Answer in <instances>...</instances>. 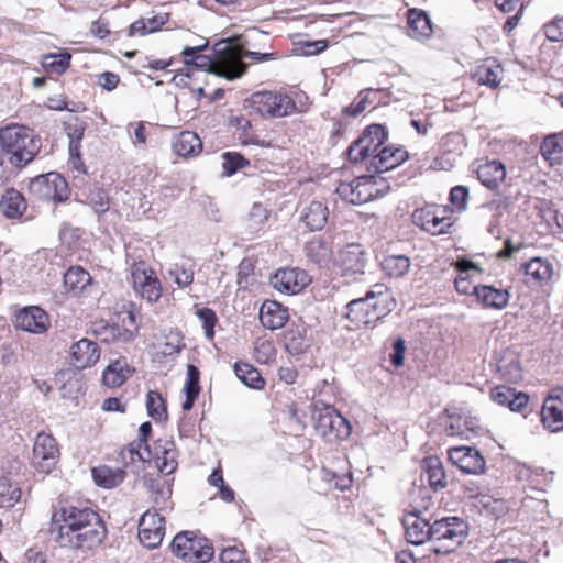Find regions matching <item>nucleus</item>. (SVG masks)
Segmentation results:
<instances>
[{
    "mask_svg": "<svg viewBox=\"0 0 563 563\" xmlns=\"http://www.w3.org/2000/svg\"><path fill=\"white\" fill-rule=\"evenodd\" d=\"M369 310L374 314L373 324L380 320L383 317L388 314L395 308V300L389 292L387 286L384 284H375L371 290H368Z\"/></svg>",
    "mask_w": 563,
    "mask_h": 563,
    "instance_id": "obj_25",
    "label": "nucleus"
},
{
    "mask_svg": "<svg viewBox=\"0 0 563 563\" xmlns=\"http://www.w3.org/2000/svg\"><path fill=\"white\" fill-rule=\"evenodd\" d=\"M220 563H249L244 552L236 547L224 548L219 555Z\"/></svg>",
    "mask_w": 563,
    "mask_h": 563,
    "instance_id": "obj_63",
    "label": "nucleus"
},
{
    "mask_svg": "<svg viewBox=\"0 0 563 563\" xmlns=\"http://www.w3.org/2000/svg\"><path fill=\"white\" fill-rule=\"evenodd\" d=\"M541 421L551 432L563 430V391H553L542 406Z\"/></svg>",
    "mask_w": 563,
    "mask_h": 563,
    "instance_id": "obj_23",
    "label": "nucleus"
},
{
    "mask_svg": "<svg viewBox=\"0 0 563 563\" xmlns=\"http://www.w3.org/2000/svg\"><path fill=\"white\" fill-rule=\"evenodd\" d=\"M388 137L387 128L384 124H369L356 141H386Z\"/></svg>",
    "mask_w": 563,
    "mask_h": 563,
    "instance_id": "obj_61",
    "label": "nucleus"
},
{
    "mask_svg": "<svg viewBox=\"0 0 563 563\" xmlns=\"http://www.w3.org/2000/svg\"><path fill=\"white\" fill-rule=\"evenodd\" d=\"M468 525L459 517H446L432 523L431 540L442 542L441 549L435 552L450 553L463 543L467 536Z\"/></svg>",
    "mask_w": 563,
    "mask_h": 563,
    "instance_id": "obj_7",
    "label": "nucleus"
},
{
    "mask_svg": "<svg viewBox=\"0 0 563 563\" xmlns=\"http://www.w3.org/2000/svg\"><path fill=\"white\" fill-rule=\"evenodd\" d=\"M245 107L263 118H283L296 111V103L291 97L271 90L253 92L245 99Z\"/></svg>",
    "mask_w": 563,
    "mask_h": 563,
    "instance_id": "obj_4",
    "label": "nucleus"
},
{
    "mask_svg": "<svg viewBox=\"0 0 563 563\" xmlns=\"http://www.w3.org/2000/svg\"><path fill=\"white\" fill-rule=\"evenodd\" d=\"M71 358L77 368H87L99 361L100 350L93 341L81 339L71 345Z\"/></svg>",
    "mask_w": 563,
    "mask_h": 563,
    "instance_id": "obj_28",
    "label": "nucleus"
},
{
    "mask_svg": "<svg viewBox=\"0 0 563 563\" xmlns=\"http://www.w3.org/2000/svg\"><path fill=\"white\" fill-rule=\"evenodd\" d=\"M131 277L134 290L148 302L157 301L162 296V286L155 272L147 269L144 263L133 264Z\"/></svg>",
    "mask_w": 563,
    "mask_h": 563,
    "instance_id": "obj_14",
    "label": "nucleus"
},
{
    "mask_svg": "<svg viewBox=\"0 0 563 563\" xmlns=\"http://www.w3.org/2000/svg\"><path fill=\"white\" fill-rule=\"evenodd\" d=\"M197 317L202 323L206 336L212 339L214 335V325L217 322V316L213 310L209 308H201L197 311Z\"/></svg>",
    "mask_w": 563,
    "mask_h": 563,
    "instance_id": "obj_62",
    "label": "nucleus"
},
{
    "mask_svg": "<svg viewBox=\"0 0 563 563\" xmlns=\"http://www.w3.org/2000/svg\"><path fill=\"white\" fill-rule=\"evenodd\" d=\"M407 33L415 40H427L432 36V23L426 11L418 8L408 9Z\"/></svg>",
    "mask_w": 563,
    "mask_h": 563,
    "instance_id": "obj_27",
    "label": "nucleus"
},
{
    "mask_svg": "<svg viewBox=\"0 0 563 563\" xmlns=\"http://www.w3.org/2000/svg\"><path fill=\"white\" fill-rule=\"evenodd\" d=\"M366 262V253L360 244H350L339 254L341 274L353 280L365 273Z\"/></svg>",
    "mask_w": 563,
    "mask_h": 563,
    "instance_id": "obj_20",
    "label": "nucleus"
},
{
    "mask_svg": "<svg viewBox=\"0 0 563 563\" xmlns=\"http://www.w3.org/2000/svg\"><path fill=\"white\" fill-rule=\"evenodd\" d=\"M92 476L98 486L113 488L124 481L125 472L121 468L99 466L92 470Z\"/></svg>",
    "mask_w": 563,
    "mask_h": 563,
    "instance_id": "obj_43",
    "label": "nucleus"
},
{
    "mask_svg": "<svg viewBox=\"0 0 563 563\" xmlns=\"http://www.w3.org/2000/svg\"><path fill=\"white\" fill-rule=\"evenodd\" d=\"M284 345L291 355L303 354L310 346L306 327L303 324L289 327L284 334Z\"/></svg>",
    "mask_w": 563,
    "mask_h": 563,
    "instance_id": "obj_35",
    "label": "nucleus"
},
{
    "mask_svg": "<svg viewBox=\"0 0 563 563\" xmlns=\"http://www.w3.org/2000/svg\"><path fill=\"white\" fill-rule=\"evenodd\" d=\"M20 145L21 143H0V185L9 179V173L4 167L5 161L13 166H24L34 158V150Z\"/></svg>",
    "mask_w": 563,
    "mask_h": 563,
    "instance_id": "obj_21",
    "label": "nucleus"
},
{
    "mask_svg": "<svg viewBox=\"0 0 563 563\" xmlns=\"http://www.w3.org/2000/svg\"><path fill=\"white\" fill-rule=\"evenodd\" d=\"M289 318L287 308L274 300L265 301L260 309V321L269 330L283 328Z\"/></svg>",
    "mask_w": 563,
    "mask_h": 563,
    "instance_id": "obj_29",
    "label": "nucleus"
},
{
    "mask_svg": "<svg viewBox=\"0 0 563 563\" xmlns=\"http://www.w3.org/2000/svg\"><path fill=\"white\" fill-rule=\"evenodd\" d=\"M205 46L186 47L183 51L185 69L180 70L174 76L177 86L188 87L192 92L198 96H205V89L201 82H205L207 77L214 71L213 58L203 55L201 52Z\"/></svg>",
    "mask_w": 563,
    "mask_h": 563,
    "instance_id": "obj_2",
    "label": "nucleus"
},
{
    "mask_svg": "<svg viewBox=\"0 0 563 563\" xmlns=\"http://www.w3.org/2000/svg\"><path fill=\"white\" fill-rule=\"evenodd\" d=\"M446 209L429 205L415 210L412 222L432 235L445 234L453 225L452 217L446 216Z\"/></svg>",
    "mask_w": 563,
    "mask_h": 563,
    "instance_id": "obj_10",
    "label": "nucleus"
},
{
    "mask_svg": "<svg viewBox=\"0 0 563 563\" xmlns=\"http://www.w3.org/2000/svg\"><path fill=\"white\" fill-rule=\"evenodd\" d=\"M92 332L104 343H129L139 332L135 314L130 309L117 312L110 322L100 320L93 323Z\"/></svg>",
    "mask_w": 563,
    "mask_h": 563,
    "instance_id": "obj_3",
    "label": "nucleus"
},
{
    "mask_svg": "<svg viewBox=\"0 0 563 563\" xmlns=\"http://www.w3.org/2000/svg\"><path fill=\"white\" fill-rule=\"evenodd\" d=\"M349 159L353 163H361L363 161H369L372 156V150L367 143H351L347 148Z\"/></svg>",
    "mask_w": 563,
    "mask_h": 563,
    "instance_id": "obj_60",
    "label": "nucleus"
},
{
    "mask_svg": "<svg viewBox=\"0 0 563 563\" xmlns=\"http://www.w3.org/2000/svg\"><path fill=\"white\" fill-rule=\"evenodd\" d=\"M129 129L133 130V134L137 141H145L147 137H162L163 132L167 131L166 126L143 121L130 123Z\"/></svg>",
    "mask_w": 563,
    "mask_h": 563,
    "instance_id": "obj_49",
    "label": "nucleus"
},
{
    "mask_svg": "<svg viewBox=\"0 0 563 563\" xmlns=\"http://www.w3.org/2000/svg\"><path fill=\"white\" fill-rule=\"evenodd\" d=\"M228 130L239 141H255L251 121L244 115L231 117L228 121Z\"/></svg>",
    "mask_w": 563,
    "mask_h": 563,
    "instance_id": "obj_48",
    "label": "nucleus"
},
{
    "mask_svg": "<svg viewBox=\"0 0 563 563\" xmlns=\"http://www.w3.org/2000/svg\"><path fill=\"white\" fill-rule=\"evenodd\" d=\"M119 461L125 466L134 465L135 463H140L143 466L152 461L151 448L148 445L142 448V442H131L120 452Z\"/></svg>",
    "mask_w": 563,
    "mask_h": 563,
    "instance_id": "obj_40",
    "label": "nucleus"
},
{
    "mask_svg": "<svg viewBox=\"0 0 563 563\" xmlns=\"http://www.w3.org/2000/svg\"><path fill=\"white\" fill-rule=\"evenodd\" d=\"M21 498V489L13 486L7 478H0V508H11Z\"/></svg>",
    "mask_w": 563,
    "mask_h": 563,
    "instance_id": "obj_56",
    "label": "nucleus"
},
{
    "mask_svg": "<svg viewBox=\"0 0 563 563\" xmlns=\"http://www.w3.org/2000/svg\"><path fill=\"white\" fill-rule=\"evenodd\" d=\"M134 369L129 366L125 360H115L103 371L102 380L107 387L117 388L133 374Z\"/></svg>",
    "mask_w": 563,
    "mask_h": 563,
    "instance_id": "obj_38",
    "label": "nucleus"
},
{
    "mask_svg": "<svg viewBox=\"0 0 563 563\" xmlns=\"http://www.w3.org/2000/svg\"><path fill=\"white\" fill-rule=\"evenodd\" d=\"M368 291L365 297L350 301L346 306L345 317L356 327L373 324V312L369 310Z\"/></svg>",
    "mask_w": 563,
    "mask_h": 563,
    "instance_id": "obj_31",
    "label": "nucleus"
},
{
    "mask_svg": "<svg viewBox=\"0 0 563 563\" xmlns=\"http://www.w3.org/2000/svg\"><path fill=\"white\" fill-rule=\"evenodd\" d=\"M307 256L318 264L327 262L331 256V249L321 238H313L306 244Z\"/></svg>",
    "mask_w": 563,
    "mask_h": 563,
    "instance_id": "obj_51",
    "label": "nucleus"
},
{
    "mask_svg": "<svg viewBox=\"0 0 563 563\" xmlns=\"http://www.w3.org/2000/svg\"><path fill=\"white\" fill-rule=\"evenodd\" d=\"M328 217V207L321 201H312L305 209L301 218L311 231H316L325 225Z\"/></svg>",
    "mask_w": 563,
    "mask_h": 563,
    "instance_id": "obj_42",
    "label": "nucleus"
},
{
    "mask_svg": "<svg viewBox=\"0 0 563 563\" xmlns=\"http://www.w3.org/2000/svg\"><path fill=\"white\" fill-rule=\"evenodd\" d=\"M71 54L67 51L48 53L42 56L41 66L48 75H63L70 67Z\"/></svg>",
    "mask_w": 563,
    "mask_h": 563,
    "instance_id": "obj_41",
    "label": "nucleus"
},
{
    "mask_svg": "<svg viewBox=\"0 0 563 563\" xmlns=\"http://www.w3.org/2000/svg\"><path fill=\"white\" fill-rule=\"evenodd\" d=\"M1 208L7 218L14 219L25 211V199L19 191L8 190L1 199Z\"/></svg>",
    "mask_w": 563,
    "mask_h": 563,
    "instance_id": "obj_45",
    "label": "nucleus"
},
{
    "mask_svg": "<svg viewBox=\"0 0 563 563\" xmlns=\"http://www.w3.org/2000/svg\"><path fill=\"white\" fill-rule=\"evenodd\" d=\"M382 266L389 276L402 277L410 268V260L405 255H390L383 261Z\"/></svg>",
    "mask_w": 563,
    "mask_h": 563,
    "instance_id": "obj_50",
    "label": "nucleus"
},
{
    "mask_svg": "<svg viewBox=\"0 0 563 563\" xmlns=\"http://www.w3.org/2000/svg\"><path fill=\"white\" fill-rule=\"evenodd\" d=\"M165 534L164 516L159 512L147 510L139 521V540L147 549L157 548Z\"/></svg>",
    "mask_w": 563,
    "mask_h": 563,
    "instance_id": "obj_15",
    "label": "nucleus"
},
{
    "mask_svg": "<svg viewBox=\"0 0 563 563\" xmlns=\"http://www.w3.org/2000/svg\"><path fill=\"white\" fill-rule=\"evenodd\" d=\"M448 456L453 465L466 474H479L485 468V459L472 446L451 448L448 450Z\"/></svg>",
    "mask_w": 563,
    "mask_h": 563,
    "instance_id": "obj_18",
    "label": "nucleus"
},
{
    "mask_svg": "<svg viewBox=\"0 0 563 563\" xmlns=\"http://www.w3.org/2000/svg\"><path fill=\"white\" fill-rule=\"evenodd\" d=\"M27 188L29 194L41 201L58 203L66 201L70 196V189L66 179L55 172L32 178L29 181Z\"/></svg>",
    "mask_w": 563,
    "mask_h": 563,
    "instance_id": "obj_6",
    "label": "nucleus"
},
{
    "mask_svg": "<svg viewBox=\"0 0 563 563\" xmlns=\"http://www.w3.org/2000/svg\"><path fill=\"white\" fill-rule=\"evenodd\" d=\"M402 525L408 542L419 545L431 540L432 523L420 516L418 511H410L404 516Z\"/></svg>",
    "mask_w": 563,
    "mask_h": 563,
    "instance_id": "obj_24",
    "label": "nucleus"
},
{
    "mask_svg": "<svg viewBox=\"0 0 563 563\" xmlns=\"http://www.w3.org/2000/svg\"><path fill=\"white\" fill-rule=\"evenodd\" d=\"M310 282L311 278L307 272L296 267L280 268L271 277V285L286 295L300 292Z\"/></svg>",
    "mask_w": 563,
    "mask_h": 563,
    "instance_id": "obj_16",
    "label": "nucleus"
},
{
    "mask_svg": "<svg viewBox=\"0 0 563 563\" xmlns=\"http://www.w3.org/2000/svg\"><path fill=\"white\" fill-rule=\"evenodd\" d=\"M152 451V460L161 473L169 475L177 468V450L175 442L168 438H159L155 441Z\"/></svg>",
    "mask_w": 563,
    "mask_h": 563,
    "instance_id": "obj_22",
    "label": "nucleus"
},
{
    "mask_svg": "<svg viewBox=\"0 0 563 563\" xmlns=\"http://www.w3.org/2000/svg\"><path fill=\"white\" fill-rule=\"evenodd\" d=\"M169 18V13H157L148 19H139L129 26L128 35L135 37L158 32L168 23Z\"/></svg>",
    "mask_w": 563,
    "mask_h": 563,
    "instance_id": "obj_36",
    "label": "nucleus"
},
{
    "mask_svg": "<svg viewBox=\"0 0 563 563\" xmlns=\"http://www.w3.org/2000/svg\"><path fill=\"white\" fill-rule=\"evenodd\" d=\"M91 283L92 277L80 266H71L64 274V285L74 296L84 294Z\"/></svg>",
    "mask_w": 563,
    "mask_h": 563,
    "instance_id": "obj_37",
    "label": "nucleus"
},
{
    "mask_svg": "<svg viewBox=\"0 0 563 563\" xmlns=\"http://www.w3.org/2000/svg\"><path fill=\"white\" fill-rule=\"evenodd\" d=\"M269 218V211L260 202L253 203L247 218L246 225L251 232H258L264 228Z\"/></svg>",
    "mask_w": 563,
    "mask_h": 563,
    "instance_id": "obj_54",
    "label": "nucleus"
},
{
    "mask_svg": "<svg viewBox=\"0 0 563 563\" xmlns=\"http://www.w3.org/2000/svg\"><path fill=\"white\" fill-rule=\"evenodd\" d=\"M59 459V449L53 435L40 432L34 441L32 465L41 473L52 472Z\"/></svg>",
    "mask_w": 563,
    "mask_h": 563,
    "instance_id": "obj_12",
    "label": "nucleus"
},
{
    "mask_svg": "<svg viewBox=\"0 0 563 563\" xmlns=\"http://www.w3.org/2000/svg\"><path fill=\"white\" fill-rule=\"evenodd\" d=\"M234 373L236 377L247 387L253 389H262L264 387V379L257 368L251 364L236 362L234 364Z\"/></svg>",
    "mask_w": 563,
    "mask_h": 563,
    "instance_id": "obj_44",
    "label": "nucleus"
},
{
    "mask_svg": "<svg viewBox=\"0 0 563 563\" xmlns=\"http://www.w3.org/2000/svg\"><path fill=\"white\" fill-rule=\"evenodd\" d=\"M389 97L390 91L388 89L364 88L347 107L342 109V114L356 118L374 103L377 106L387 104Z\"/></svg>",
    "mask_w": 563,
    "mask_h": 563,
    "instance_id": "obj_19",
    "label": "nucleus"
},
{
    "mask_svg": "<svg viewBox=\"0 0 563 563\" xmlns=\"http://www.w3.org/2000/svg\"><path fill=\"white\" fill-rule=\"evenodd\" d=\"M151 498L154 505L152 511L166 512L173 509L172 486L166 481H153L150 486Z\"/></svg>",
    "mask_w": 563,
    "mask_h": 563,
    "instance_id": "obj_39",
    "label": "nucleus"
},
{
    "mask_svg": "<svg viewBox=\"0 0 563 563\" xmlns=\"http://www.w3.org/2000/svg\"><path fill=\"white\" fill-rule=\"evenodd\" d=\"M246 69L242 46L232 43H227L223 46L217 45L213 75L234 80L242 77Z\"/></svg>",
    "mask_w": 563,
    "mask_h": 563,
    "instance_id": "obj_9",
    "label": "nucleus"
},
{
    "mask_svg": "<svg viewBox=\"0 0 563 563\" xmlns=\"http://www.w3.org/2000/svg\"><path fill=\"white\" fill-rule=\"evenodd\" d=\"M544 34L551 42L563 41V18L554 19L544 25Z\"/></svg>",
    "mask_w": 563,
    "mask_h": 563,
    "instance_id": "obj_64",
    "label": "nucleus"
},
{
    "mask_svg": "<svg viewBox=\"0 0 563 563\" xmlns=\"http://www.w3.org/2000/svg\"><path fill=\"white\" fill-rule=\"evenodd\" d=\"M16 329L33 334H43L51 327L49 316L37 306H30L20 309L13 320Z\"/></svg>",
    "mask_w": 563,
    "mask_h": 563,
    "instance_id": "obj_17",
    "label": "nucleus"
},
{
    "mask_svg": "<svg viewBox=\"0 0 563 563\" xmlns=\"http://www.w3.org/2000/svg\"><path fill=\"white\" fill-rule=\"evenodd\" d=\"M408 156L407 150L399 144L375 143L369 166L377 173H385L402 164Z\"/></svg>",
    "mask_w": 563,
    "mask_h": 563,
    "instance_id": "obj_13",
    "label": "nucleus"
},
{
    "mask_svg": "<svg viewBox=\"0 0 563 563\" xmlns=\"http://www.w3.org/2000/svg\"><path fill=\"white\" fill-rule=\"evenodd\" d=\"M68 165L79 174H87V168L82 159L81 143H69Z\"/></svg>",
    "mask_w": 563,
    "mask_h": 563,
    "instance_id": "obj_59",
    "label": "nucleus"
},
{
    "mask_svg": "<svg viewBox=\"0 0 563 563\" xmlns=\"http://www.w3.org/2000/svg\"><path fill=\"white\" fill-rule=\"evenodd\" d=\"M49 533L62 548L88 550L103 541L107 528L93 509L66 506L53 515Z\"/></svg>",
    "mask_w": 563,
    "mask_h": 563,
    "instance_id": "obj_1",
    "label": "nucleus"
},
{
    "mask_svg": "<svg viewBox=\"0 0 563 563\" xmlns=\"http://www.w3.org/2000/svg\"><path fill=\"white\" fill-rule=\"evenodd\" d=\"M169 275L180 288L189 287L194 280V271L178 264L170 268Z\"/></svg>",
    "mask_w": 563,
    "mask_h": 563,
    "instance_id": "obj_58",
    "label": "nucleus"
},
{
    "mask_svg": "<svg viewBox=\"0 0 563 563\" xmlns=\"http://www.w3.org/2000/svg\"><path fill=\"white\" fill-rule=\"evenodd\" d=\"M336 194L352 205H362L376 198L378 189L372 176H362L351 181H341Z\"/></svg>",
    "mask_w": 563,
    "mask_h": 563,
    "instance_id": "obj_11",
    "label": "nucleus"
},
{
    "mask_svg": "<svg viewBox=\"0 0 563 563\" xmlns=\"http://www.w3.org/2000/svg\"><path fill=\"white\" fill-rule=\"evenodd\" d=\"M317 433L327 442L345 440L350 437L352 427L332 406L316 404L313 411Z\"/></svg>",
    "mask_w": 563,
    "mask_h": 563,
    "instance_id": "obj_5",
    "label": "nucleus"
},
{
    "mask_svg": "<svg viewBox=\"0 0 563 563\" xmlns=\"http://www.w3.org/2000/svg\"><path fill=\"white\" fill-rule=\"evenodd\" d=\"M490 398L494 402L509 408L511 411L521 412L528 405L529 395L517 391L507 386H496L490 390Z\"/></svg>",
    "mask_w": 563,
    "mask_h": 563,
    "instance_id": "obj_26",
    "label": "nucleus"
},
{
    "mask_svg": "<svg viewBox=\"0 0 563 563\" xmlns=\"http://www.w3.org/2000/svg\"><path fill=\"white\" fill-rule=\"evenodd\" d=\"M498 372L510 383H518L522 378L520 361L515 355L504 357L498 364Z\"/></svg>",
    "mask_w": 563,
    "mask_h": 563,
    "instance_id": "obj_52",
    "label": "nucleus"
},
{
    "mask_svg": "<svg viewBox=\"0 0 563 563\" xmlns=\"http://www.w3.org/2000/svg\"><path fill=\"white\" fill-rule=\"evenodd\" d=\"M523 271L527 276H530L536 282H547L552 277V264L541 257H534L523 264Z\"/></svg>",
    "mask_w": 563,
    "mask_h": 563,
    "instance_id": "obj_46",
    "label": "nucleus"
},
{
    "mask_svg": "<svg viewBox=\"0 0 563 563\" xmlns=\"http://www.w3.org/2000/svg\"><path fill=\"white\" fill-rule=\"evenodd\" d=\"M421 478H426L433 490H439L446 486L443 464L438 456H429L422 461Z\"/></svg>",
    "mask_w": 563,
    "mask_h": 563,
    "instance_id": "obj_34",
    "label": "nucleus"
},
{
    "mask_svg": "<svg viewBox=\"0 0 563 563\" xmlns=\"http://www.w3.org/2000/svg\"><path fill=\"white\" fill-rule=\"evenodd\" d=\"M172 552L187 562H208L213 556V548L207 539L198 538L185 531L175 536L170 544Z\"/></svg>",
    "mask_w": 563,
    "mask_h": 563,
    "instance_id": "obj_8",
    "label": "nucleus"
},
{
    "mask_svg": "<svg viewBox=\"0 0 563 563\" xmlns=\"http://www.w3.org/2000/svg\"><path fill=\"white\" fill-rule=\"evenodd\" d=\"M222 167L224 176H232L239 169L243 168L249 162L239 153L227 152L222 155Z\"/></svg>",
    "mask_w": 563,
    "mask_h": 563,
    "instance_id": "obj_57",
    "label": "nucleus"
},
{
    "mask_svg": "<svg viewBox=\"0 0 563 563\" xmlns=\"http://www.w3.org/2000/svg\"><path fill=\"white\" fill-rule=\"evenodd\" d=\"M456 268L459 271V276L454 282L456 291L462 295H474L473 288L475 286L472 285L468 273L473 269L479 272V268L468 260L459 261L456 263Z\"/></svg>",
    "mask_w": 563,
    "mask_h": 563,
    "instance_id": "obj_47",
    "label": "nucleus"
},
{
    "mask_svg": "<svg viewBox=\"0 0 563 563\" xmlns=\"http://www.w3.org/2000/svg\"><path fill=\"white\" fill-rule=\"evenodd\" d=\"M474 295L487 308L497 310L504 309L509 301V294L507 290L497 289L493 286L479 285L473 288Z\"/></svg>",
    "mask_w": 563,
    "mask_h": 563,
    "instance_id": "obj_33",
    "label": "nucleus"
},
{
    "mask_svg": "<svg viewBox=\"0 0 563 563\" xmlns=\"http://www.w3.org/2000/svg\"><path fill=\"white\" fill-rule=\"evenodd\" d=\"M503 73L501 65L495 59H486L476 66L472 77L478 85L495 89L500 85Z\"/></svg>",
    "mask_w": 563,
    "mask_h": 563,
    "instance_id": "obj_30",
    "label": "nucleus"
},
{
    "mask_svg": "<svg viewBox=\"0 0 563 563\" xmlns=\"http://www.w3.org/2000/svg\"><path fill=\"white\" fill-rule=\"evenodd\" d=\"M34 141L33 130L26 125L11 123L0 129V141Z\"/></svg>",
    "mask_w": 563,
    "mask_h": 563,
    "instance_id": "obj_53",
    "label": "nucleus"
},
{
    "mask_svg": "<svg viewBox=\"0 0 563 563\" xmlns=\"http://www.w3.org/2000/svg\"><path fill=\"white\" fill-rule=\"evenodd\" d=\"M146 409L147 413L155 421H162L166 419V406L159 393L150 390L146 395Z\"/></svg>",
    "mask_w": 563,
    "mask_h": 563,
    "instance_id": "obj_55",
    "label": "nucleus"
},
{
    "mask_svg": "<svg viewBox=\"0 0 563 563\" xmlns=\"http://www.w3.org/2000/svg\"><path fill=\"white\" fill-rule=\"evenodd\" d=\"M476 173L478 180L490 189L497 188L506 177L504 164L495 159L479 164Z\"/></svg>",
    "mask_w": 563,
    "mask_h": 563,
    "instance_id": "obj_32",
    "label": "nucleus"
}]
</instances>
